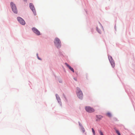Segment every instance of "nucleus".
<instances>
[{
    "instance_id": "obj_1",
    "label": "nucleus",
    "mask_w": 135,
    "mask_h": 135,
    "mask_svg": "<svg viewBox=\"0 0 135 135\" xmlns=\"http://www.w3.org/2000/svg\"><path fill=\"white\" fill-rule=\"evenodd\" d=\"M76 89V94L77 96L79 99H82L83 96L82 91L79 88H77Z\"/></svg>"
},
{
    "instance_id": "obj_2",
    "label": "nucleus",
    "mask_w": 135,
    "mask_h": 135,
    "mask_svg": "<svg viewBox=\"0 0 135 135\" xmlns=\"http://www.w3.org/2000/svg\"><path fill=\"white\" fill-rule=\"evenodd\" d=\"M10 4L13 11L15 13H17V11L15 4H14L12 2H11V3Z\"/></svg>"
},
{
    "instance_id": "obj_13",
    "label": "nucleus",
    "mask_w": 135,
    "mask_h": 135,
    "mask_svg": "<svg viewBox=\"0 0 135 135\" xmlns=\"http://www.w3.org/2000/svg\"><path fill=\"white\" fill-rule=\"evenodd\" d=\"M91 129H92V132L93 133V134L94 135H95V131L94 129L93 128H92Z\"/></svg>"
},
{
    "instance_id": "obj_10",
    "label": "nucleus",
    "mask_w": 135,
    "mask_h": 135,
    "mask_svg": "<svg viewBox=\"0 0 135 135\" xmlns=\"http://www.w3.org/2000/svg\"><path fill=\"white\" fill-rule=\"evenodd\" d=\"M111 65L113 68H114L115 66V63L114 60L110 61Z\"/></svg>"
},
{
    "instance_id": "obj_3",
    "label": "nucleus",
    "mask_w": 135,
    "mask_h": 135,
    "mask_svg": "<svg viewBox=\"0 0 135 135\" xmlns=\"http://www.w3.org/2000/svg\"><path fill=\"white\" fill-rule=\"evenodd\" d=\"M85 109L89 113H91L95 111V110L93 108L90 107H85Z\"/></svg>"
},
{
    "instance_id": "obj_18",
    "label": "nucleus",
    "mask_w": 135,
    "mask_h": 135,
    "mask_svg": "<svg viewBox=\"0 0 135 135\" xmlns=\"http://www.w3.org/2000/svg\"><path fill=\"white\" fill-rule=\"evenodd\" d=\"M82 130L83 133H84L85 132V130L84 128H82Z\"/></svg>"
},
{
    "instance_id": "obj_5",
    "label": "nucleus",
    "mask_w": 135,
    "mask_h": 135,
    "mask_svg": "<svg viewBox=\"0 0 135 135\" xmlns=\"http://www.w3.org/2000/svg\"><path fill=\"white\" fill-rule=\"evenodd\" d=\"M17 20L21 24L23 25L25 24V21L21 17H18L17 18Z\"/></svg>"
},
{
    "instance_id": "obj_4",
    "label": "nucleus",
    "mask_w": 135,
    "mask_h": 135,
    "mask_svg": "<svg viewBox=\"0 0 135 135\" xmlns=\"http://www.w3.org/2000/svg\"><path fill=\"white\" fill-rule=\"evenodd\" d=\"M54 43L57 46V47H60L59 45H60L61 42L60 39L58 38H55Z\"/></svg>"
},
{
    "instance_id": "obj_14",
    "label": "nucleus",
    "mask_w": 135,
    "mask_h": 135,
    "mask_svg": "<svg viewBox=\"0 0 135 135\" xmlns=\"http://www.w3.org/2000/svg\"><path fill=\"white\" fill-rule=\"evenodd\" d=\"M56 98L57 100H60V97L58 96V95L57 94L56 95Z\"/></svg>"
},
{
    "instance_id": "obj_12",
    "label": "nucleus",
    "mask_w": 135,
    "mask_h": 135,
    "mask_svg": "<svg viewBox=\"0 0 135 135\" xmlns=\"http://www.w3.org/2000/svg\"><path fill=\"white\" fill-rule=\"evenodd\" d=\"M108 58L110 61L113 60L112 56H108Z\"/></svg>"
},
{
    "instance_id": "obj_9",
    "label": "nucleus",
    "mask_w": 135,
    "mask_h": 135,
    "mask_svg": "<svg viewBox=\"0 0 135 135\" xmlns=\"http://www.w3.org/2000/svg\"><path fill=\"white\" fill-rule=\"evenodd\" d=\"M106 114L107 116H108L109 117H110L112 116V114L111 113L109 112H108Z\"/></svg>"
},
{
    "instance_id": "obj_15",
    "label": "nucleus",
    "mask_w": 135,
    "mask_h": 135,
    "mask_svg": "<svg viewBox=\"0 0 135 135\" xmlns=\"http://www.w3.org/2000/svg\"><path fill=\"white\" fill-rule=\"evenodd\" d=\"M116 133L118 134V135H121L120 132L118 130H116Z\"/></svg>"
},
{
    "instance_id": "obj_20",
    "label": "nucleus",
    "mask_w": 135,
    "mask_h": 135,
    "mask_svg": "<svg viewBox=\"0 0 135 135\" xmlns=\"http://www.w3.org/2000/svg\"><path fill=\"white\" fill-rule=\"evenodd\" d=\"M37 58L41 60L40 59L39 57H38V56L37 57Z\"/></svg>"
},
{
    "instance_id": "obj_6",
    "label": "nucleus",
    "mask_w": 135,
    "mask_h": 135,
    "mask_svg": "<svg viewBox=\"0 0 135 135\" xmlns=\"http://www.w3.org/2000/svg\"><path fill=\"white\" fill-rule=\"evenodd\" d=\"M32 29L33 31L37 35H40V32L36 28H33Z\"/></svg>"
},
{
    "instance_id": "obj_16",
    "label": "nucleus",
    "mask_w": 135,
    "mask_h": 135,
    "mask_svg": "<svg viewBox=\"0 0 135 135\" xmlns=\"http://www.w3.org/2000/svg\"><path fill=\"white\" fill-rule=\"evenodd\" d=\"M99 132L100 134V135H104L103 132H102V131H99Z\"/></svg>"
},
{
    "instance_id": "obj_21",
    "label": "nucleus",
    "mask_w": 135,
    "mask_h": 135,
    "mask_svg": "<svg viewBox=\"0 0 135 135\" xmlns=\"http://www.w3.org/2000/svg\"><path fill=\"white\" fill-rule=\"evenodd\" d=\"M24 1H26L27 0H24Z\"/></svg>"
},
{
    "instance_id": "obj_7",
    "label": "nucleus",
    "mask_w": 135,
    "mask_h": 135,
    "mask_svg": "<svg viewBox=\"0 0 135 135\" xmlns=\"http://www.w3.org/2000/svg\"><path fill=\"white\" fill-rule=\"evenodd\" d=\"M30 7L31 9L32 10L34 13H35V10L33 5L32 3H30L29 4Z\"/></svg>"
},
{
    "instance_id": "obj_19",
    "label": "nucleus",
    "mask_w": 135,
    "mask_h": 135,
    "mask_svg": "<svg viewBox=\"0 0 135 135\" xmlns=\"http://www.w3.org/2000/svg\"><path fill=\"white\" fill-rule=\"evenodd\" d=\"M74 79L75 80V81H77V79H75V78H74Z\"/></svg>"
},
{
    "instance_id": "obj_8",
    "label": "nucleus",
    "mask_w": 135,
    "mask_h": 135,
    "mask_svg": "<svg viewBox=\"0 0 135 135\" xmlns=\"http://www.w3.org/2000/svg\"><path fill=\"white\" fill-rule=\"evenodd\" d=\"M65 65L68 67L70 70L73 73L74 72V70L73 69L71 68L68 64L67 63H65Z\"/></svg>"
},
{
    "instance_id": "obj_17",
    "label": "nucleus",
    "mask_w": 135,
    "mask_h": 135,
    "mask_svg": "<svg viewBox=\"0 0 135 135\" xmlns=\"http://www.w3.org/2000/svg\"><path fill=\"white\" fill-rule=\"evenodd\" d=\"M97 30L98 31V32L99 33H100L101 32V31L100 30H99L98 28L97 27Z\"/></svg>"
},
{
    "instance_id": "obj_11",
    "label": "nucleus",
    "mask_w": 135,
    "mask_h": 135,
    "mask_svg": "<svg viewBox=\"0 0 135 135\" xmlns=\"http://www.w3.org/2000/svg\"><path fill=\"white\" fill-rule=\"evenodd\" d=\"M96 117H97V119H98V120L101 119L103 118V117L101 115H97L96 116Z\"/></svg>"
}]
</instances>
